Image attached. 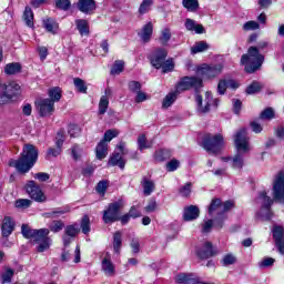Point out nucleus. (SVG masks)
I'll return each instance as SVG.
<instances>
[{"label": "nucleus", "mask_w": 284, "mask_h": 284, "mask_svg": "<svg viewBox=\"0 0 284 284\" xmlns=\"http://www.w3.org/2000/svg\"><path fill=\"white\" fill-rule=\"evenodd\" d=\"M39 159V150L32 144H26L19 160H11L10 168H16L20 174H28L29 170L34 168V163Z\"/></svg>", "instance_id": "obj_1"}, {"label": "nucleus", "mask_w": 284, "mask_h": 284, "mask_svg": "<svg viewBox=\"0 0 284 284\" xmlns=\"http://www.w3.org/2000/svg\"><path fill=\"white\" fill-rule=\"evenodd\" d=\"M241 63L244 65L245 72L254 74L265 63V55L261 54L257 47H250L247 53L242 55Z\"/></svg>", "instance_id": "obj_2"}, {"label": "nucleus", "mask_w": 284, "mask_h": 284, "mask_svg": "<svg viewBox=\"0 0 284 284\" xmlns=\"http://www.w3.org/2000/svg\"><path fill=\"white\" fill-rule=\"evenodd\" d=\"M234 207V201L229 200L223 203L221 199L215 197L211 201L209 206L210 216H214L216 214V219L214 220L215 227H223V223L227 220V215L225 212H230Z\"/></svg>", "instance_id": "obj_3"}, {"label": "nucleus", "mask_w": 284, "mask_h": 284, "mask_svg": "<svg viewBox=\"0 0 284 284\" xmlns=\"http://www.w3.org/2000/svg\"><path fill=\"white\" fill-rule=\"evenodd\" d=\"M223 145H225V140L222 134L212 135L207 133L202 141V148H204L209 154H219V152L223 150Z\"/></svg>", "instance_id": "obj_4"}, {"label": "nucleus", "mask_w": 284, "mask_h": 284, "mask_svg": "<svg viewBox=\"0 0 284 284\" xmlns=\"http://www.w3.org/2000/svg\"><path fill=\"white\" fill-rule=\"evenodd\" d=\"M21 97V85L12 81L4 85V91L0 94V105H8Z\"/></svg>", "instance_id": "obj_5"}, {"label": "nucleus", "mask_w": 284, "mask_h": 284, "mask_svg": "<svg viewBox=\"0 0 284 284\" xmlns=\"http://www.w3.org/2000/svg\"><path fill=\"white\" fill-rule=\"evenodd\" d=\"M121 210H123L122 200L110 203L103 211L102 220L105 225H112V223H116V221H119Z\"/></svg>", "instance_id": "obj_6"}, {"label": "nucleus", "mask_w": 284, "mask_h": 284, "mask_svg": "<svg viewBox=\"0 0 284 284\" xmlns=\"http://www.w3.org/2000/svg\"><path fill=\"white\" fill-rule=\"evenodd\" d=\"M257 203L262 205V209L258 212V216L262 221H270L272 219V204L274 203V200L272 197L267 196V192L262 191L260 192L257 196Z\"/></svg>", "instance_id": "obj_7"}, {"label": "nucleus", "mask_w": 284, "mask_h": 284, "mask_svg": "<svg viewBox=\"0 0 284 284\" xmlns=\"http://www.w3.org/2000/svg\"><path fill=\"white\" fill-rule=\"evenodd\" d=\"M203 88V79L199 77H184L176 84V92H185L187 90H201Z\"/></svg>", "instance_id": "obj_8"}, {"label": "nucleus", "mask_w": 284, "mask_h": 284, "mask_svg": "<svg viewBox=\"0 0 284 284\" xmlns=\"http://www.w3.org/2000/svg\"><path fill=\"white\" fill-rule=\"evenodd\" d=\"M273 200L284 204V172L280 171L273 180Z\"/></svg>", "instance_id": "obj_9"}, {"label": "nucleus", "mask_w": 284, "mask_h": 284, "mask_svg": "<svg viewBox=\"0 0 284 284\" xmlns=\"http://www.w3.org/2000/svg\"><path fill=\"white\" fill-rule=\"evenodd\" d=\"M236 152H250V138H247V129H240L234 135Z\"/></svg>", "instance_id": "obj_10"}, {"label": "nucleus", "mask_w": 284, "mask_h": 284, "mask_svg": "<svg viewBox=\"0 0 284 284\" xmlns=\"http://www.w3.org/2000/svg\"><path fill=\"white\" fill-rule=\"evenodd\" d=\"M26 190L33 201H37L38 203H43V201H45V195L43 194V191H41V186L37 185L34 181H29Z\"/></svg>", "instance_id": "obj_11"}, {"label": "nucleus", "mask_w": 284, "mask_h": 284, "mask_svg": "<svg viewBox=\"0 0 284 284\" xmlns=\"http://www.w3.org/2000/svg\"><path fill=\"white\" fill-rule=\"evenodd\" d=\"M195 101L197 103L199 114H207V112H210V106L212 105V92L206 91L205 100H203L201 94H196Z\"/></svg>", "instance_id": "obj_12"}, {"label": "nucleus", "mask_w": 284, "mask_h": 284, "mask_svg": "<svg viewBox=\"0 0 284 284\" xmlns=\"http://www.w3.org/2000/svg\"><path fill=\"white\" fill-rule=\"evenodd\" d=\"M40 116H52L54 114V103L49 99H39L36 101Z\"/></svg>", "instance_id": "obj_13"}, {"label": "nucleus", "mask_w": 284, "mask_h": 284, "mask_svg": "<svg viewBox=\"0 0 284 284\" xmlns=\"http://www.w3.org/2000/svg\"><path fill=\"white\" fill-rule=\"evenodd\" d=\"M223 63H217V64H204L200 70L206 79H214L223 72Z\"/></svg>", "instance_id": "obj_14"}, {"label": "nucleus", "mask_w": 284, "mask_h": 284, "mask_svg": "<svg viewBox=\"0 0 284 284\" xmlns=\"http://www.w3.org/2000/svg\"><path fill=\"white\" fill-rule=\"evenodd\" d=\"M168 59V50L165 49H156L153 54L151 55V64L156 70H161V65Z\"/></svg>", "instance_id": "obj_15"}, {"label": "nucleus", "mask_w": 284, "mask_h": 284, "mask_svg": "<svg viewBox=\"0 0 284 284\" xmlns=\"http://www.w3.org/2000/svg\"><path fill=\"white\" fill-rule=\"evenodd\" d=\"M153 32H154V24L152 22H148L142 27L138 36L140 37L143 43H150V41H152Z\"/></svg>", "instance_id": "obj_16"}, {"label": "nucleus", "mask_w": 284, "mask_h": 284, "mask_svg": "<svg viewBox=\"0 0 284 284\" xmlns=\"http://www.w3.org/2000/svg\"><path fill=\"white\" fill-rule=\"evenodd\" d=\"M16 223L10 216H6L1 223V233L4 239H8L14 232Z\"/></svg>", "instance_id": "obj_17"}, {"label": "nucleus", "mask_w": 284, "mask_h": 284, "mask_svg": "<svg viewBox=\"0 0 284 284\" xmlns=\"http://www.w3.org/2000/svg\"><path fill=\"white\" fill-rule=\"evenodd\" d=\"M78 10L83 14H92L97 10V2L94 0H79Z\"/></svg>", "instance_id": "obj_18"}, {"label": "nucleus", "mask_w": 284, "mask_h": 284, "mask_svg": "<svg viewBox=\"0 0 284 284\" xmlns=\"http://www.w3.org/2000/svg\"><path fill=\"white\" fill-rule=\"evenodd\" d=\"M200 214H201V211L199 210V206L190 205L184 209L183 220L184 221H196V219L200 216Z\"/></svg>", "instance_id": "obj_19"}, {"label": "nucleus", "mask_w": 284, "mask_h": 284, "mask_svg": "<svg viewBox=\"0 0 284 284\" xmlns=\"http://www.w3.org/2000/svg\"><path fill=\"white\" fill-rule=\"evenodd\" d=\"M102 272H104L106 276H114L115 270L110 253H106V255L102 260Z\"/></svg>", "instance_id": "obj_20"}, {"label": "nucleus", "mask_w": 284, "mask_h": 284, "mask_svg": "<svg viewBox=\"0 0 284 284\" xmlns=\"http://www.w3.org/2000/svg\"><path fill=\"white\" fill-rule=\"evenodd\" d=\"M42 23L47 32H50L51 34H57L59 32V22L53 18H45Z\"/></svg>", "instance_id": "obj_21"}, {"label": "nucleus", "mask_w": 284, "mask_h": 284, "mask_svg": "<svg viewBox=\"0 0 284 284\" xmlns=\"http://www.w3.org/2000/svg\"><path fill=\"white\" fill-rule=\"evenodd\" d=\"M216 252H214V248H212V243L205 242L202 250L197 251V256L202 260L211 258V256H214Z\"/></svg>", "instance_id": "obj_22"}, {"label": "nucleus", "mask_w": 284, "mask_h": 284, "mask_svg": "<svg viewBox=\"0 0 284 284\" xmlns=\"http://www.w3.org/2000/svg\"><path fill=\"white\" fill-rule=\"evenodd\" d=\"M247 152L237 151V153L232 159V168L234 170H242L243 165H245V154Z\"/></svg>", "instance_id": "obj_23"}, {"label": "nucleus", "mask_w": 284, "mask_h": 284, "mask_svg": "<svg viewBox=\"0 0 284 284\" xmlns=\"http://www.w3.org/2000/svg\"><path fill=\"white\" fill-rule=\"evenodd\" d=\"M141 185L143 187V194L144 196H150L154 190H156V184L146 176H144L141 181Z\"/></svg>", "instance_id": "obj_24"}, {"label": "nucleus", "mask_w": 284, "mask_h": 284, "mask_svg": "<svg viewBox=\"0 0 284 284\" xmlns=\"http://www.w3.org/2000/svg\"><path fill=\"white\" fill-rule=\"evenodd\" d=\"M68 212H70V207L68 206L58 207V209H54L53 211L43 213L42 216H44V219H59V216H63V214H68Z\"/></svg>", "instance_id": "obj_25"}, {"label": "nucleus", "mask_w": 284, "mask_h": 284, "mask_svg": "<svg viewBox=\"0 0 284 284\" xmlns=\"http://www.w3.org/2000/svg\"><path fill=\"white\" fill-rule=\"evenodd\" d=\"M49 234H50V229L37 230L31 241L33 243H42L43 241H45V239H50Z\"/></svg>", "instance_id": "obj_26"}, {"label": "nucleus", "mask_w": 284, "mask_h": 284, "mask_svg": "<svg viewBox=\"0 0 284 284\" xmlns=\"http://www.w3.org/2000/svg\"><path fill=\"white\" fill-rule=\"evenodd\" d=\"M48 95H49V98H47V99H48L50 102H52L53 105H54L55 103H59V101H61V97H62V94H61V88L54 87V88L49 89Z\"/></svg>", "instance_id": "obj_27"}, {"label": "nucleus", "mask_w": 284, "mask_h": 284, "mask_svg": "<svg viewBox=\"0 0 284 284\" xmlns=\"http://www.w3.org/2000/svg\"><path fill=\"white\" fill-rule=\"evenodd\" d=\"M123 246V234L118 231L113 234V252L115 254L121 253V247Z\"/></svg>", "instance_id": "obj_28"}, {"label": "nucleus", "mask_w": 284, "mask_h": 284, "mask_svg": "<svg viewBox=\"0 0 284 284\" xmlns=\"http://www.w3.org/2000/svg\"><path fill=\"white\" fill-rule=\"evenodd\" d=\"M97 159L103 161L108 156V143L105 141H100L95 149Z\"/></svg>", "instance_id": "obj_29"}, {"label": "nucleus", "mask_w": 284, "mask_h": 284, "mask_svg": "<svg viewBox=\"0 0 284 284\" xmlns=\"http://www.w3.org/2000/svg\"><path fill=\"white\" fill-rule=\"evenodd\" d=\"M109 165H112L113 168L118 165L120 170H125V162L123 156H121V153H114L109 160Z\"/></svg>", "instance_id": "obj_30"}, {"label": "nucleus", "mask_w": 284, "mask_h": 284, "mask_svg": "<svg viewBox=\"0 0 284 284\" xmlns=\"http://www.w3.org/2000/svg\"><path fill=\"white\" fill-rule=\"evenodd\" d=\"M23 21L28 28H34V13L30 7L24 8Z\"/></svg>", "instance_id": "obj_31"}, {"label": "nucleus", "mask_w": 284, "mask_h": 284, "mask_svg": "<svg viewBox=\"0 0 284 284\" xmlns=\"http://www.w3.org/2000/svg\"><path fill=\"white\" fill-rule=\"evenodd\" d=\"M77 29L79 30L81 37L90 34V27L88 26V20L78 19L75 20Z\"/></svg>", "instance_id": "obj_32"}, {"label": "nucleus", "mask_w": 284, "mask_h": 284, "mask_svg": "<svg viewBox=\"0 0 284 284\" xmlns=\"http://www.w3.org/2000/svg\"><path fill=\"white\" fill-rule=\"evenodd\" d=\"M195 277L193 274L180 273L176 275L175 282L178 284H193Z\"/></svg>", "instance_id": "obj_33"}, {"label": "nucleus", "mask_w": 284, "mask_h": 284, "mask_svg": "<svg viewBox=\"0 0 284 284\" xmlns=\"http://www.w3.org/2000/svg\"><path fill=\"white\" fill-rule=\"evenodd\" d=\"M154 142L148 141L145 134H141L138 136V148L141 152H143V150H150Z\"/></svg>", "instance_id": "obj_34"}, {"label": "nucleus", "mask_w": 284, "mask_h": 284, "mask_svg": "<svg viewBox=\"0 0 284 284\" xmlns=\"http://www.w3.org/2000/svg\"><path fill=\"white\" fill-rule=\"evenodd\" d=\"M176 97H179V91L169 93L162 102V108L164 110H168V108L172 106L174 104V101H176Z\"/></svg>", "instance_id": "obj_35"}, {"label": "nucleus", "mask_w": 284, "mask_h": 284, "mask_svg": "<svg viewBox=\"0 0 284 284\" xmlns=\"http://www.w3.org/2000/svg\"><path fill=\"white\" fill-rule=\"evenodd\" d=\"M206 50H210V44L205 41H199L191 48V53L199 54V52H206Z\"/></svg>", "instance_id": "obj_36"}, {"label": "nucleus", "mask_w": 284, "mask_h": 284, "mask_svg": "<svg viewBox=\"0 0 284 284\" xmlns=\"http://www.w3.org/2000/svg\"><path fill=\"white\" fill-rule=\"evenodd\" d=\"M155 161H159L160 163L163 161H168V159L172 158V152L168 149H161L155 152Z\"/></svg>", "instance_id": "obj_37"}, {"label": "nucleus", "mask_w": 284, "mask_h": 284, "mask_svg": "<svg viewBox=\"0 0 284 284\" xmlns=\"http://www.w3.org/2000/svg\"><path fill=\"white\" fill-rule=\"evenodd\" d=\"M182 6L187 12H196L199 10V0H182Z\"/></svg>", "instance_id": "obj_38"}, {"label": "nucleus", "mask_w": 284, "mask_h": 284, "mask_svg": "<svg viewBox=\"0 0 284 284\" xmlns=\"http://www.w3.org/2000/svg\"><path fill=\"white\" fill-rule=\"evenodd\" d=\"M6 74H19L21 72V64L19 62H12L4 67Z\"/></svg>", "instance_id": "obj_39"}, {"label": "nucleus", "mask_w": 284, "mask_h": 284, "mask_svg": "<svg viewBox=\"0 0 284 284\" xmlns=\"http://www.w3.org/2000/svg\"><path fill=\"white\" fill-rule=\"evenodd\" d=\"M171 39H172V32L170 31V29L169 28L163 29L159 38L161 45H168Z\"/></svg>", "instance_id": "obj_40"}, {"label": "nucleus", "mask_w": 284, "mask_h": 284, "mask_svg": "<svg viewBox=\"0 0 284 284\" xmlns=\"http://www.w3.org/2000/svg\"><path fill=\"white\" fill-rule=\"evenodd\" d=\"M263 90V84L260 82L253 81L245 90L246 94H258Z\"/></svg>", "instance_id": "obj_41"}, {"label": "nucleus", "mask_w": 284, "mask_h": 284, "mask_svg": "<svg viewBox=\"0 0 284 284\" xmlns=\"http://www.w3.org/2000/svg\"><path fill=\"white\" fill-rule=\"evenodd\" d=\"M37 230L31 229L28 224H22L21 226V234L24 239H32L34 237Z\"/></svg>", "instance_id": "obj_42"}, {"label": "nucleus", "mask_w": 284, "mask_h": 284, "mask_svg": "<svg viewBox=\"0 0 284 284\" xmlns=\"http://www.w3.org/2000/svg\"><path fill=\"white\" fill-rule=\"evenodd\" d=\"M179 194L183 197V199H190V195L192 194V182H189L184 185H182L179 189Z\"/></svg>", "instance_id": "obj_43"}, {"label": "nucleus", "mask_w": 284, "mask_h": 284, "mask_svg": "<svg viewBox=\"0 0 284 284\" xmlns=\"http://www.w3.org/2000/svg\"><path fill=\"white\" fill-rule=\"evenodd\" d=\"M73 83L78 92H81L82 94L88 93V87L85 85V81H83L81 78H74Z\"/></svg>", "instance_id": "obj_44"}, {"label": "nucleus", "mask_w": 284, "mask_h": 284, "mask_svg": "<svg viewBox=\"0 0 284 284\" xmlns=\"http://www.w3.org/2000/svg\"><path fill=\"white\" fill-rule=\"evenodd\" d=\"M79 232H81V230L77 224L68 225L64 230V234H67V236H70L71 239H74L75 236H78Z\"/></svg>", "instance_id": "obj_45"}, {"label": "nucleus", "mask_w": 284, "mask_h": 284, "mask_svg": "<svg viewBox=\"0 0 284 284\" xmlns=\"http://www.w3.org/2000/svg\"><path fill=\"white\" fill-rule=\"evenodd\" d=\"M63 152V149L57 148V146H51L47 151V156L45 159H57V156H60V154Z\"/></svg>", "instance_id": "obj_46"}, {"label": "nucleus", "mask_w": 284, "mask_h": 284, "mask_svg": "<svg viewBox=\"0 0 284 284\" xmlns=\"http://www.w3.org/2000/svg\"><path fill=\"white\" fill-rule=\"evenodd\" d=\"M260 119H262V121H272V119H274V109L266 108L261 112Z\"/></svg>", "instance_id": "obj_47"}, {"label": "nucleus", "mask_w": 284, "mask_h": 284, "mask_svg": "<svg viewBox=\"0 0 284 284\" xmlns=\"http://www.w3.org/2000/svg\"><path fill=\"white\" fill-rule=\"evenodd\" d=\"M109 105H110V100H108V97L103 95L100 99V103H99V114H104L105 112H108Z\"/></svg>", "instance_id": "obj_48"}, {"label": "nucleus", "mask_w": 284, "mask_h": 284, "mask_svg": "<svg viewBox=\"0 0 284 284\" xmlns=\"http://www.w3.org/2000/svg\"><path fill=\"white\" fill-rule=\"evenodd\" d=\"M125 62L123 60H116L111 69V74H121L123 72V68Z\"/></svg>", "instance_id": "obj_49"}, {"label": "nucleus", "mask_w": 284, "mask_h": 284, "mask_svg": "<svg viewBox=\"0 0 284 284\" xmlns=\"http://www.w3.org/2000/svg\"><path fill=\"white\" fill-rule=\"evenodd\" d=\"M54 1H55V8H58L59 10H64V12L72 7V2H70V0H54Z\"/></svg>", "instance_id": "obj_50"}, {"label": "nucleus", "mask_w": 284, "mask_h": 284, "mask_svg": "<svg viewBox=\"0 0 284 284\" xmlns=\"http://www.w3.org/2000/svg\"><path fill=\"white\" fill-rule=\"evenodd\" d=\"M63 227H65V224L61 221H53L50 225H49V230L51 232H53L54 234H57V232H61V230H63Z\"/></svg>", "instance_id": "obj_51"}, {"label": "nucleus", "mask_w": 284, "mask_h": 284, "mask_svg": "<svg viewBox=\"0 0 284 284\" xmlns=\"http://www.w3.org/2000/svg\"><path fill=\"white\" fill-rule=\"evenodd\" d=\"M52 245V239H45L43 242H39V245L37 246V251L42 253L45 252V250H50V246Z\"/></svg>", "instance_id": "obj_52"}, {"label": "nucleus", "mask_w": 284, "mask_h": 284, "mask_svg": "<svg viewBox=\"0 0 284 284\" xmlns=\"http://www.w3.org/2000/svg\"><path fill=\"white\" fill-rule=\"evenodd\" d=\"M261 28V24L254 20L247 21L243 24V30L245 32H250V30H258Z\"/></svg>", "instance_id": "obj_53"}, {"label": "nucleus", "mask_w": 284, "mask_h": 284, "mask_svg": "<svg viewBox=\"0 0 284 284\" xmlns=\"http://www.w3.org/2000/svg\"><path fill=\"white\" fill-rule=\"evenodd\" d=\"M284 229L283 226H274L273 227V239L276 241H282L284 237Z\"/></svg>", "instance_id": "obj_54"}, {"label": "nucleus", "mask_w": 284, "mask_h": 284, "mask_svg": "<svg viewBox=\"0 0 284 284\" xmlns=\"http://www.w3.org/2000/svg\"><path fill=\"white\" fill-rule=\"evenodd\" d=\"M161 68L164 73L172 72L174 70V61L172 59L164 60Z\"/></svg>", "instance_id": "obj_55"}, {"label": "nucleus", "mask_w": 284, "mask_h": 284, "mask_svg": "<svg viewBox=\"0 0 284 284\" xmlns=\"http://www.w3.org/2000/svg\"><path fill=\"white\" fill-rule=\"evenodd\" d=\"M68 132L71 139H77L81 134V129L77 124H70Z\"/></svg>", "instance_id": "obj_56"}, {"label": "nucleus", "mask_w": 284, "mask_h": 284, "mask_svg": "<svg viewBox=\"0 0 284 284\" xmlns=\"http://www.w3.org/2000/svg\"><path fill=\"white\" fill-rule=\"evenodd\" d=\"M81 230L84 234H90V216L84 215L82 217Z\"/></svg>", "instance_id": "obj_57"}, {"label": "nucleus", "mask_w": 284, "mask_h": 284, "mask_svg": "<svg viewBox=\"0 0 284 284\" xmlns=\"http://www.w3.org/2000/svg\"><path fill=\"white\" fill-rule=\"evenodd\" d=\"M12 276H14V270L7 268V271L2 274V283H12Z\"/></svg>", "instance_id": "obj_58"}, {"label": "nucleus", "mask_w": 284, "mask_h": 284, "mask_svg": "<svg viewBox=\"0 0 284 284\" xmlns=\"http://www.w3.org/2000/svg\"><path fill=\"white\" fill-rule=\"evenodd\" d=\"M151 6H152V0H143L139 8L140 14H145L146 12H149Z\"/></svg>", "instance_id": "obj_59"}, {"label": "nucleus", "mask_w": 284, "mask_h": 284, "mask_svg": "<svg viewBox=\"0 0 284 284\" xmlns=\"http://www.w3.org/2000/svg\"><path fill=\"white\" fill-rule=\"evenodd\" d=\"M115 136H119V132L114 131V130H108L104 133V138L101 141H104V143H110V141H112V139H115Z\"/></svg>", "instance_id": "obj_60"}, {"label": "nucleus", "mask_w": 284, "mask_h": 284, "mask_svg": "<svg viewBox=\"0 0 284 284\" xmlns=\"http://www.w3.org/2000/svg\"><path fill=\"white\" fill-rule=\"evenodd\" d=\"M64 142H65V136L63 135V131H59L55 136V148H60V150H63Z\"/></svg>", "instance_id": "obj_61"}, {"label": "nucleus", "mask_w": 284, "mask_h": 284, "mask_svg": "<svg viewBox=\"0 0 284 284\" xmlns=\"http://www.w3.org/2000/svg\"><path fill=\"white\" fill-rule=\"evenodd\" d=\"M179 165H181L179 160H171L166 163V170L168 172H176V170H179Z\"/></svg>", "instance_id": "obj_62"}, {"label": "nucleus", "mask_w": 284, "mask_h": 284, "mask_svg": "<svg viewBox=\"0 0 284 284\" xmlns=\"http://www.w3.org/2000/svg\"><path fill=\"white\" fill-rule=\"evenodd\" d=\"M129 90L136 94L141 90V82L139 81H130L129 82Z\"/></svg>", "instance_id": "obj_63"}, {"label": "nucleus", "mask_w": 284, "mask_h": 284, "mask_svg": "<svg viewBox=\"0 0 284 284\" xmlns=\"http://www.w3.org/2000/svg\"><path fill=\"white\" fill-rule=\"evenodd\" d=\"M276 260H274L273 257H265L264 260H262L258 263V267H272V265H274Z\"/></svg>", "instance_id": "obj_64"}]
</instances>
